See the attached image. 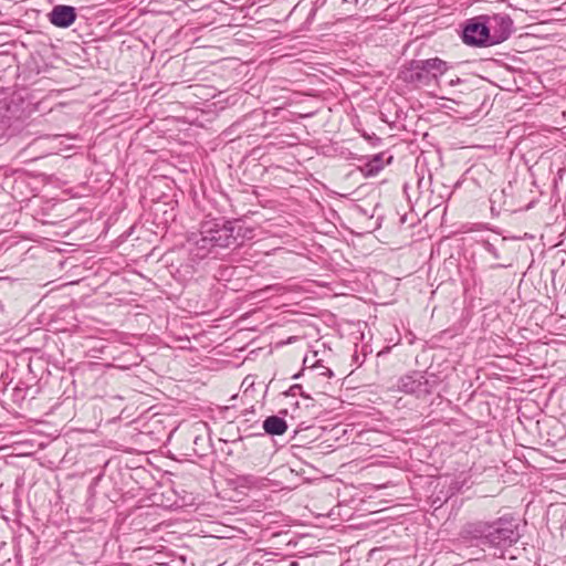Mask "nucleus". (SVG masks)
I'll return each instance as SVG.
<instances>
[{
	"label": "nucleus",
	"instance_id": "obj_14",
	"mask_svg": "<svg viewBox=\"0 0 566 566\" xmlns=\"http://www.w3.org/2000/svg\"><path fill=\"white\" fill-rule=\"evenodd\" d=\"M240 480L243 485L248 486L261 488L263 485V480L252 474L241 475Z\"/></svg>",
	"mask_w": 566,
	"mask_h": 566
},
{
	"label": "nucleus",
	"instance_id": "obj_1",
	"mask_svg": "<svg viewBox=\"0 0 566 566\" xmlns=\"http://www.w3.org/2000/svg\"><path fill=\"white\" fill-rule=\"evenodd\" d=\"M518 521L502 516L492 522L475 521L464 524L459 533V547L472 549L471 557L480 559L485 553L495 558H506L510 547L518 542Z\"/></svg>",
	"mask_w": 566,
	"mask_h": 566
},
{
	"label": "nucleus",
	"instance_id": "obj_21",
	"mask_svg": "<svg viewBox=\"0 0 566 566\" xmlns=\"http://www.w3.org/2000/svg\"><path fill=\"white\" fill-rule=\"evenodd\" d=\"M343 3H358V0H342Z\"/></svg>",
	"mask_w": 566,
	"mask_h": 566
},
{
	"label": "nucleus",
	"instance_id": "obj_8",
	"mask_svg": "<svg viewBox=\"0 0 566 566\" xmlns=\"http://www.w3.org/2000/svg\"><path fill=\"white\" fill-rule=\"evenodd\" d=\"M358 160L361 163V172L366 177H374L378 175L387 164L391 163L392 156L382 151L371 156H363Z\"/></svg>",
	"mask_w": 566,
	"mask_h": 566
},
{
	"label": "nucleus",
	"instance_id": "obj_3",
	"mask_svg": "<svg viewBox=\"0 0 566 566\" xmlns=\"http://www.w3.org/2000/svg\"><path fill=\"white\" fill-rule=\"evenodd\" d=\"M451 69L449 62L440 57L411 60L400 71L399 77L407 84L429 86Z\"/></svg>",
	"mask_w": 566,
	"mask_h": 566
},
{
	"label": "nucleus",
	"instance_id": "obj_2",
	"mask_svg": "<svg viewBox=\"0 0 566 566\" xmlns=\"http://www.w3.org/2000/svg\"><path fill=\"white\" fill-rule=\"evenodd\" d=\"M252 238L253 229L244 227L240 220L218 218L201 222L199 231L191 233L188 242L192 259L202 260L209 255L217 258L220 250L237 249Z\"/></svg>",
	"mask_w": 566,
	"mask_h": 566
},
{
	"label": "nucleus",
	"instance_id": "obj_12",
	"mask_svg": "<svg viewBox=\"0 0 566 566\" xmlns=\"http://www.w3.org/2000/svg\"><path fill=\"white\" fill-rule=\"evenodd\" d=\"M36 394L38 388H34V385L24 380H19L13 387L12 398L13 401L17 402L24 400L29 395L31 398H34Z\"/></svg>",
	"mask_w": 566,
	"mask_h": 566
},
{
	"label": "nucleus",
	"instance_id": "obj_5",
	"mask_svg": "<svg viewBox=\"0 0 566 566\" xmlns=\"http://www.w3.org/2000/svg\"><path fill=\"white\" fill-rule=\"evenodd\" d=\"M436 385V379H429L421 371H412L398 380L400 391L415 395L418 398L432 394Z\"/></svg>",
	"mask_w": 566,
	"mask_h": 566
},
{
	"label": "nucleus",
	"instance_id": "obj_22",
	"mask_svg": "<svg viewBox=\"0 0 566 566\" xmlns=\"http://www.w3.org/2000/svg\"><path fill=\"white\" fill-rule=\"evenodd\" d=\"M303 363H304V365H305V369H306V368H307V364H311V360H310V358L306 356V357L304 358V361H303Z\"/></svg>",
	"mask_w": 566,
	"mask_h": 566
},
{
	"label": "nucleus",
	"instance_id": "obj_9",
	"mask_svg": "<svg viewBox=\"0 0 566 566\" xmlns=\"http://www.w3.org/2000/svg\"><path fill=\"white\" fill-rule=\"evenodd\" d=\"M287 410H281L280 415L268 416L262 423L263 430L269 436H282L287 431V422L283 416Z\"/></svg>",
	"mask_w": 566,
	"mask_h": 566
},
{
	"label": "nucleus",
	"instance_id": "obj_20",
	"mask_svg": "<svg viewBox=\"0 0 566 566\" xmlns=\"http://www.w3.org/2000/svg\"><path fill=\"white\" fill-rule=\"evenodd\" d=\"M460 82H461V80H460L459 77H457L455 80H451V81H450V85H452V86H453V85H455V84H458V83H460Z\"/></svg>",
	"mask_w": 566,
	"mask_h": 566
},
{
	"label": "nucleus",
	"instance_id": "obj_15",
	"mask_svg": "<svg viewBox=\"0 0 566 566\" xmlns=\"http://www.w3.org/2000/svg\"><path fill=\"white\" fill-rule=\"evenodd\" d=\"M481 247L483 248V250L485 252H488L493 259L497 260L500 259V253H499V250L496 249V247L491 243L490 241H482L481 242Z\"/></svg>",
	"mask_w": 566,
	"mask_h": 566
},
{
	"label": "nucleus",
	"instance_id": "obj_16",
	"mask_svg": "<svg viewBox=\"0 0 566 566\" xmlns=\"http://www.w3.org/2000/svg\"><path fill=\"white\" fill-rule=\"evenodd\" d=\"M310 368L313 370V369H321V371L318 373L321 376H325V377H328L331 378L334 373L332 371L331 368L328 367H325L323 365H321L318 361H313L310 366Z\"/></svg>",
	"mask_w": 566,
	"mask_h": 566
},
{
	"label": "nucleus",
	"instance_id": "obj_10",
	"mask_svg": "<svg viewBox=\"0 0 566 566\" xmlns=\"http://www.w3.org/2000/svg\"><path fill=\"white\" fill-rule=\"evenodd\" d=\"M506 266L507 265L501 264V263L490 265L489 270L483 271L481 276L473 277L474 287L479 289V292L482 294L483 290L486 287V284H492V285L496 286L499 283L496 282L495 275L492 274L490 272V270L506 268Z\"/></svg>",
	"mask_w": 566,
	"mask_h": 566
},
{
	"label": "nucleus",
	"instance_id": "obj_19",
	"mask_svg": "<svg viewBox=\"0 0 566 566\" xmlns=\"http://www.w3.org/2000/svg\"><path fill=\"white\" fill-rule=\"evenodd\" d=\"M270 0H252L251 4H266Z\"/></svg>",
	"mask_w": 566,
	"mask_h": 566
},
{
	"label": "nucleus",
	"instance_id": "obj_18",
	"mask_svg": "<svg viewBox=\"0 0 566 566\" xmlns=\"http://www.w3.org/2000/svg\"><path fill=\"white\" fill-rule=\"evenodd\" d=\"M364 138L367 139L373 146H378L381 143V138L378 137L376 134H367L364 133Z\"/></svg>",
	"mask_w": 566,
	"mask_h": 566
},
{
	"label": "nucleus",
	"instance_id": "obj_13",
	"mask_svg": "<svg viewBox=\"0 0 566 566\" xmlns=\"http://www.w3.org/2000/svg\"><path fill=\"white\" fill-rule=\"evenodd\" d=\"M235 268L231 265H220L214 274L218 281L229 282L235 273Z\"/></svg>",
	"mask_w": 566,
	"mask_h": 566
},
{
	"label": "nucleus",
	"instance_id": "obj_4",
	"mask_svg": "<svg viewBox=\"0 0 566 566\" xmlns=\"http://www.w3.org/2000/svg\"><path fill=\"white\" fill-rule=\"evenodd\" d=\"M484 20L483 14H480L461 23L460 38L465 45L471 48L492 46L491 35Z\"/></svg>",
	"mask_w": 566,
	"mask_h": 566
},
{
	"label": "nucleus",
	"instance_id": "obj_17",
	"mask_svg": "<svg viewBox=\"0 0 566 566\" xmlns=\"http://www.w3.org/2000/svg\"><path fill=\"white\" fill-rule=\"evenodd\" d=\"M286 395L287 396H296V395H301L305 398H307V396L302 391V386L301 385H293L290 387V389L286 391Z\"/></svg>",
	"mask_w": 566,
	"mask_h": 566
},
{
	"label": "nucleus",
	"instance_id": "obj_11",
	"mask_svg": "<svg viewBox=\"0 0 566 566\" xmlns=\"http://www.w3.org/2000/svg\"><path fill=\"white\" fill-rule=\"evenodd\" d=\"M17 106H12L7 98L0 99V130H4L12 124V118L17 117Z\"/></svg>",
	"mask_w": 566,
	"mask_h": 566
},
{
	"label": "nucleus",
	"instance_id": "obj_7",
	"mask_svg": "<svg viewBox=\"0 0 566 566\" xmlns=\"http://www.w3.org/2000/svg\"><path fill=\"white\" fill-rule=\"evenodd\" d=\"M76 18V9L66 4L54 6L48 14L50 23L62 29L71 27L75 22Z\"/></svg>",
	"mask_w": 566,
	"mask_h": 566
},
{
	"label": "nucleus",
	"instance_id": "obj_6",
	"mask_svg": "<svg viewBox=\"0 0 566 566\" xmlns=\"http://www.w3.org/2000/svg\"><path fill=\"white\" fill-rule=\"evenodd\" d=\"M485 25L488 27V31L491 35V43L493 45H497L506 41L513 30L514 23L512 18L506 13H493V14H483Z\"/></svg>",
	"mask_w": 566,
	"mask_h": 566
},
{
	"label": "nucleus",
	"instance_id": "obj_23",
	"mask_svg": "<svg viewBox=\"0 0 566 566\" xmlns=\"http://www.w3.org/2000/svg\"><path fill=\"white\" fill-rule=\"evenodd\" d=\"M244 412H254L253 407L251 409H247Z\"/></svg>",
	"mask_w": 566,
	"mask_h": 566
}]
</instances>
